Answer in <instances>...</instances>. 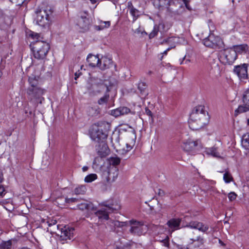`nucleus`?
<instances>
[{"label": "nucleus", "mask_w": 249, "mask_h": 249, "mask_svg": "<svg viewBox=\"0 0 249 249\" xmlns=\"http://www.w3.org/2000/svg\"><path fill=\"white\" fill-rule=\"evenodd\" d=\"M208 112L202 106L196 107L190 115L189 125L193 130H198L203 127L208 122Z\"/></svg>", "instance_id": "nucleus-1"}, {"label": "nucleus", "mask_w": 249, "mask_h": 249, "mask_svg": "<svg viewBox=\"0 0 249 249\" xmlns=\"http://www.w3.org/2000/svg\"><path fill=\"white\" fill-rule=\"evenodd\" d=\"M30 47L34 58L44 61L50 50L49 43L41 40H36L33 42Z\"/></svg>", "instance_id": "nucleus-2"}, {"label": "nucleus", "mask_w": 249, "mask_h": 249, "mask_svg": "<svg viewBox=\"0 0 249 249\" xmlns=\"http://www.w3.org/2000/svg\"><path fill=\"white\" fill-rule=\"evenodd\" d=\"M90 82V85L88 88V92L90 95L94 96L104 91L107 92H109L108 87L104 83L103 80L98 78L91 77Z\"/></svg>", "instance_id": "nucleus-3"}, {"label": "nucleus", "mask_w": 249, "mask_h": 249, "mask_svg": "<svg viewBox=\"0 0 249 249\" xmlns=\"http://www.w3.org/2000/svg\"><path fill=\"white\" fill-rule=\"evenodd\" d=\"M130 227L129 231L134 236H141L144 234L148 231V227L142 221L131 220L129 221Z\"/></svg>", "instance_id": "nucleus-4"}, {"label": "nucleus", "mask_w": 249, "mask_h": 249, "mask_svg": "<svg viewBox=\"0 0 249 249\" xmlns=\"http://www.w3.org/2000/svg\"><path fill=\"white\" fill-rule=\"evenodd\" d=\"M236 58L235 52L232 49H222L219 52V59L224 65L232 64Z\"/></svg>", "instance_id": "nucleus-5"}, {"label": "nucleus", "mask_w": 249, "mask_h": 249, "mask_svg": "<svg viewBox=\"0 0 249 249\" xmlns=\"http://www.w3.org/2000/svg\"><path fill=\"white\" fill-rule=\"evenodd\" d=\"M105 207L101 210H98L95 213V214L99 219L108 220L109 218L108 213H113L114 211L119 210L120 206L116 204H105Z\"/></svg>", "instance_id": "nucleus-6"}, {"label": "nucleus", "mask_w": 249, "mask_h": 249, "mask_svg": "<svg viewBox=\"0 0 249 249\" xmlns=\"http://www.w3.org/2000/svg\"><path fill=\"white\" fill-rule=\"evenodd\" d=\"M203 44L207 47L215 49H222L224 47L223 40L219 36L213 35L204 39Z\"/></svg>", "instance_id": "nucleus-7"}, {"label": "nucleus", "mask_w": 249, "mask_h": 249, "mask_svg": "<svg viewBox=\"0 0 249 249\" xmlns=\"http://www.w3.org/2000/svg\"><path fill=\"white\" fill-rule=\"evenodd\" d=\"M52 12L46 9L40 10L36 12V23L39 26L45 27L49 25Z\"/></svg>", "instance_id": "nucleus-8"}, {"label": "nucleus", "mask_w": 249, "mask_h": 249, "mask_svg": "<svg viewBox=\"0 0 249 249\" xmlns=\"http://www.w3.org/2000/svg\"><path fill=\"white\" fill-rule=\"evenodd\" d=\"M89 133L91 139L96 142L106 139L107 136V134L103 132L100 126L96 124L92 125Z\"/></svg>", "instance_id": "nucleus-9"}, {"label": "nucleus", "mask_w": 249, "mask_h": 249, "mask_svg": "<svg viewBox=\"0 0 249 249\" xmlns=\"http://www.w3.org/2000/svg\"><path fill=\"white\" fill-rule=\"evenodd\" d=\"M28 81L30 86L28 88L27 94H29L31 98L34 97L33 92L35 90L36 91L38 95H40L42 93V89L38 86V80L36 77H29Z\"/></svg>", "instance_id": "nucleus-10"}, {"label": "nucleus", "mask_w": 249, "mask_h": 249, "mask_svg": "<svg viewBox=\"0 0 249 249\" xmlns=\"http://www.w3.org/2000/svg\"><path fill=\"white\" fill-rule=\"evenodd\" d=\"M119 175V170L116 167L110 166L107 171H104L102 175L103 178L108 183L114 182Z\"/></svg>", "instance_id": "nucleus-11"}, {"label": "nucleus", "mask_w": 249, "mask_h": 249, "mask_svg": "<svg viewBox=\"0 0 249 249\" xmlns=\"http://www.w3.org/2000/svg\"><path fill=\"white\" fill-rule=\"evenodd\" d=\"M248 65L247 64H243L234 67L233 71L241 80L248 79Z\"/></svg>", "instance_id": "nucleus-12"}, {"label": "nucleus", "mask_w": 249, "mask_h": 249, "mask_svg": "<svg viewBox=\"0 0 249 249\" xmlns=\"http://www.w3.org/2000/svg\"><path fill=\"white\" fill-rule=\"evenodd\" d=\"M74 231V229L73 228H69L66 226L62 228L60 230V238L63 240L71 239L73 237Z\"/></svg>", "instance_id": "nucleus-13"}, {"label": "nucleus", "mask_w": 249, "mask_h": 249, "mask_svg": "<svg viewBox=\"0 0 249 249\" xmlns=\"http://www.w3.org/2000/svg\"><path fill=\"white\" fill-rule=\"evenodd\" d=\"M130 109L126 107H120L115 109L111 110L110 114L115 117L124 115L130 112Z\"/></svg>", "instance_id": "nucleus-14"}, {"label": "nucleus", "mask_w": 249, "mask_h": 249, "mask_svg": "<svg viewBox=\"0 0 249 249\" xmlns=\"http://www.w3.org/2000/svg\"><path fill=\"white\" fill-rule=\"evenodd\" d=\"M77 24L81 29L86 31L89 29V21L86 16H81L77 19Z\"/></svg>", "instance_id": "nucleus-15"}, {"label": "nucleus", "mask_w": 249, "mask_h": 249, "mask_svg": "<svg viewBox=\"0 0 249 249\" xmlns=\"http://www.w3.org/2000/svg\"><path fill=\"white\" fill-rule=\"evenodd\" d=\"M87 61L89 63V65L91 68L95 67H99L100 59L98 55L89 54L87 58Z\"/></svg>", "instance_id": "nucleus-16"}, {"label": "nucleus", "mask_w": 249, "mask_h": 249, "mask_svg": "<svg viewBox=\"0 0 249 249\" xmlns=\"http://www.w3.org/2000/svg\"><path fill=\"white\" fill-rule=\"evenodd\" d=\"M113 65V61L111 59L104 57L100 60L99 68L102 70H105L110 68Z\"/></svg>", "instance_id": "nucleus-17"}, {"label": "nucleus", "mask_w": 249, "mask_h": 249, "mask_svg": "<svg viewBox=\"0 0 249 249\" xmlns=\"http://www.w3.org/2000/svg\"><path fill=\"white\" fill-rule=\"evenodd\" d=\"M181 219L180 218H172L168 221L167 225L173 231L179 229Z\"/></svg>", "instance_id": "nucleus-18"}, {"label": "nucleus", "mask_w": 249, "mask_h": 249, "mask_svg": "<svg viewBox=\"0 0 249 249\" xmlns=\"http://www.w3.org/2000/svg\"><path fill=\"white\" fill-rule=\"evenodd\" d=\"M77 208L81 210H95V208H94L93 204L87 200H84L82 202L78 204L77 205Z\"/></svg>", "instance_id": "nucleus-19"}, {"label": "nucleus", "mask_w": 249, "mask_h": 249, "mask_svg": "<svg viewBox=\"0 0 249 249\" xmlns=\"http://www.w3.org/2000/svg\"><path fill=\"white\" fill-rule=\"evenodd\" d=\"M33 93L34 97L32 99L30 98V96L29 94H27L28 100H29L31 102H33L35 104H37L38 103L41 104L42 100L44 99L42 97V95L44 93L43 89H42V93L40 95H38L35 90L34 91Z\"/></svg>", "instance_id": "nucleus-20"}, {"label": "nucleus", "mask_w": 249, "mask_h": 249, "mask_svg": "<svg viewBox=\"0 0 249 249\" xmlns=\"http://www.w3.org/2000/svg\"><path fill=\"white\" fill-rule=\"evenodd\" d=\"M177 38L176 37H170L167 38L166 39H164L161 42L162 44H171V46L168 48L163 53V54H166L167 52L170 51L171 49L175 48V42H176Z\"/></svg>", "instance_id": "nucleus-21"}, {"label": "nucleus", "mask_w": 249, "mask_h": 249, "mask_svg": "<svg viewBox=\"0 0 249 249\" xmlns=\"http://www.w3.org/2000/svg\"><path fill=\"white\" fill-rule=\"evenodd\" d=\"M198 141H188L184 143L183 148L186 151H190L193 150L197 145Z\"/></svg>", "instance_id": "nucleus-22"}, {"label": "nucleus", "mask_w": 249, "mask_h": 249, "mask_svg": "<svg viewBox=\"0 0 249 249\" xmlns=\"http://www.w3.org/2000/svg\"><path fill=\"white\" fill-rule=\"evenodd\" d=\"M206 152L208 155H211L214 157L221 158L220 152L218 151V148L214 146L213 147L208 148L206 149Z\"/></svg>", "instance_id": "nucleus-23"}, {"label": "nucleus", "mask_w": 249, "mask_h": 249, "mask_svg": "<svg viewBox=\"0 0 249 249\" xmlns=\"http://www.w3.org/2000/svg\"><path fill=\"white\" fill-rule=\"evenodd\" d=\"M233 51H235L236 54L237 53H246L248 50V46L247 44H243L233 46Z\"/></svg>", "instance_id": "nucleus-24"}, {"label": "nucleus", "mask_w": 249, "mask_h": 249, "mask_svg": "<svg viewBox=\"0 0 249 249\" xmlns=\"http://www.w3.org/2000/svg\"><path fill=\"white\" fill-rule=\"evenodd\" d=\"M182 0H170L167 2L166 8L169 11L173 12L174 10V8L172 6H180V1Z\"/></svg>", "instance_id": "nucleus-25"}, {"label": "nucleus", "mask_w": 249, "mask_h": 249, "mask_svg": "<svg viewBox=\"0 0 249 249\" xmlns=\"http://www.w3.org/2000/svg\"><path fill=\"white\" fill-rule=\"evenodd\" d=\"M62 200L65 202H66V203H70L72 202H79V200L78 198H64L63 196L58 197L56 199V202L57 203L58 205H62V204H60L59 203V200Z\"/></svg>", "instance_id": "nucleus-26"}, {"label": "nucleus", "mask_w": 249, "mask_h": 249, "mask_svg": "<svg viewBox=\"0 0 249 249\" xmlns=\"http://www.w3.org/2000/svg\"><path fill=\"white\" fill-rule=\"evenodd\" d=\"M249 110V106L244 103L243 105H240L235 110L234 116H237L239 114L246 112Z\"/></svg>", "instance_id": "nucleus-27"}, {"label": "nucleus", "mask_w": 249, "mask_h": 249, "mask_svg": "<svg viewBox=\"0 0 249 249\" xmlns=\"http://www.w3.org/2000/svg\"><path fill=\"white\" fill-rule=\"evenodd\" d=\"M110 25V22L107 21H101L99 25H95L94 26V29L97 31L102 30L105 28L109 27Z\"/></svg>", "instance_id": "nucleus-28"}, {"label": "nucleus", "mask_w": 249, "mask_h": 249, "mask_svg": "<svg viewBox=\"0 0 249 249\" xmlns=\"http://www.w3.org/2000/svg\"><path fill=\"white\" fill-rule=\"evenodd\" d=\"M242 145L246 149L249 147V133L244 134L242 137Z\"/></svg>", "instance_id": "nucleus-29"}, {"label": "nucleus", "mask_w": 249, "mask_h": 249, "mask_svg": "<svg viewBox=\"0 0 249 249\" xmlns=\"http://www.w3.org/2000/svg\"><path fill=\"white\" fill-rule=\"evenodd\" d=\"M88 112L89 115L91 116H96L100 113V109L97 106L90 107L89 108Z\"/></svg>", "instance_id": "nucleus-30"}, {"label": "nucleus", "mask_w": 249, "mask_h": 249, "mask_svg": "<svg viewBox=\"0 0 249 249\" xmlns=\"http://www.w3.org/2000/svg\"><path fill=\"white\" fill-rule=\"evenodd\" d=\"M120 161L121 160L118 157H110L108 159V162L110 165H112V167H116V166L120 164Z\"/></svg>", "instance_id": "nucleus-31"}, {"label": "nucleus", "mask_w": 249, "mask_h": 249, "mask_svg": "<svg viewBox=\"0 0 249 249\" xmlns=\"http://www.w3.org/2000/svg\"><path fill=\"white\" fill-rule=\"evenodd\" d=\"M130 13L133 17V22H134L141 15V12L136 8L130 10Z\"/></svg>", "instance_id": "nucleus-32"}, {"label": "nucleus", "mask_w": 249, "mask_h": 249, "mask_svg": "<svg viewBox=\"0 0 249 249\" xmlns=\"http://www.w3.org/2000/svg\"><path fill=\"white\" fill-rule=\"evenodd\" d=\"M109 94L108 92H107V91H106L105 95L103 97H101L98 100V104L99 105H103L104 104H106L107 103V102L109 100Z\"/></svg>", "instance_id": "nucleus-33"}, {"label": "nucleus", "mask_w": 249, "mask_h": 249, "mask_svg": "<svg viewBox=\"0 0 249 249\" xmlns=\"http://www.w3.org/2000/svg\"><path fill=\"white\" fill-rule=\"evenodd\" d=\"M86 190L87 188L85 185H81L76 187L74 192L76 195H83L86 193Z\"/></svg>", "instance_id": "nucleus-34"}, {"label": "nucleus", "mask_w": 249, "mask_h": 249, "mask_svg": "<svg viewBox=\"0 0 249 249\" xmlns=\"http://www.w3.org/2000/svg\"><path fill=\"white\" fill-rule=\"evenodd\" d=\"M196 229L203 232H205L209 229V226L202 222L197 221Z\"/></svg>", "instance_id": "nucleus-35"}, {"label": "nucleus", "mask_w": 249, "mask_h": 249, "mask_svg": "<svg viewBox=\"0 0 249 249\" xmlns=\"http://www.w3.org/2000/svg\"><path fill=\"white\" fill-rule=\"evenodd\" d=\"M190 240L191 241V244H193L195 242H197L198 244H196V245H195V247H199L200 246L204 244V239L202 238L201 237L198 236L196 239H191Z\"/></svg>", "instance_id": "nucleus-36"}, {"label": "nucleus", "mask_w": 249, "mask_h": 249, "mask_svg": "<svg viewBox=\"0 0 249 249\" xmlns=\"http://www.w3.org/2000/svg\"><path fill=\"white\" fill-rule=\"evenodd\" d=\"M146 88L147 85L144 82H141L138 84V89L140 91V92L142 95L146 94L145 93V90L146 89ZM146 94H147L146 93Z\"/></svg>", "instance_id": "nucleus-37"}, {"label": "nucleus", "mask_w": 249, "mask_h": 249, "mask_svg": "<svg viewBox=\"0 0 249 249\" xmlns=\"http://www.w3.org/2000/svg\"><path fill=\"white\" fill-rule=\"evenodd\" d=\"M97 178V176L95 174H90L88 176H87L84 180L86 182L89 183L91 182L92 181H94Z\"/></svg>", "instance_id": "nucleus-38"}, {"label": "nucleus", "mask_w": 249, "mask_h": 249, "mask_svg": "<svg viewBox=\"0 0 249 249\" xmlns=\"http://www.w3.org/2000/svg\"><path fill=\"white\" fill-rule=\"evenodd\" d=\"M12 245V242L11 240H8L6 241H2L0 244V248L3 249H10Z\"/></svg>", "instance_id": "nucleus-39"}, {"label": "nucleus", "mask_w": 249, "mask_h": 249, "mask_svg": "<svg viewBox=\"0 0 249 249\" xmlns=\"http://www.w3.org/2000/svg\"><path fill=\"white\" fill-rule=\"evenodd\" d=\"M243 102L245 105L249 106V89L243 94Z\"/></svg>", "instance_id": "nucleus-40"}, {"label": "nucleus", "mask_w": 249, "mask_h": 249, "mask_svg": "<svg viewBox=\"0 0 249 249\" xmlns=\"http://www.w3.org/2000/svg\"><path fill=\"white\" fill-rule=\"evenodd\" d=\"M223 179L226 183H229L232 180V177L230 173L226 172L224 174Z\"/></svg>", "instance_id": "nucleus-41"}, {"label": "nucleus", "mask_w": 249, "mask_h": 249, "mask_svg": "<svg viewBox=\"0 0 249 249\" xmlns=\"http://www.w3.org/2000/svg\"><path fill=\"white\" fill-rule=\"evenodd\" d=\"M159 27L157 26H154L153 31L150 33L149 37L152 38L157 36L159 32Z\"/></svg>", "instance_id": "nucleus-42"}, {"label": "nucleus", "mask_w": 249, "mask_h": 249, "mask_svg": "<svg viewBox=\"0 0 249 249\" xmlns=\"http://www.w3.org/2000/svg\"><path fill=\"white\" fill-rule=\"evenodd\" d=\"M166 2L165 0H157L155 1V4L157 5V6L159 10H162L163 9V4Z\"/></svg>", "instance_id": "nucleus-43"}, {"label": "nucleus", "mask_w": 249, "mask_h": 249, "mask_svg": "<svg viewBox=\"0 0 249 249\" xmlns=\"http://www.w3.org/2000/svg\"><path fill=\"white\" fill-rule=\"evenodd\" d=\"M197 221H192L190 222L187 225L184 226V227H189L192 229H196L197 228Z\"/></svg>", "instance_id": "nucleus-44"}, {"label": "nucleus", "mask_w": 249, "mask_h": 249, "mask_svg": "<svg viewBox=\"0 0 249 249\" xmlns=\"http://www.w3.org/2000/svg\"><path fill=\"white\" fill-rule=\"evenodd\" d=\"M237 197V195L234 192H231L228 194V198L230 201L234 200Z\"/></svg>", "instance_id": "nucleus-45"}, {"label": "nucleus", "mask_w": 249, "mask_h": 249, "mask_svg": "<svg viewBox=\"0 0 249 249\" xmlns=\"http://www.w3.org/2000/svg\"><path fill=\"white\" fill-rule=\"evenodd\" d=\"M6 193V191L3 186L0 184V196L3 197Z\"/></svg>", "instance_id": "nucleus-46"}, {"label": "nucleus", "mask_w": 249, "mask_h": 249, "mask_svg": "<svg viewBox=\"0 0 249 249\" xmlns=\"http://www.w3.org/2000/svg\"><path fill=\"white\" fill-rule=\"evenodd\" d=\"M126 150L124 149H123L122 150H123L122 154H124V152H125V153L128 152V151L131 150V149L132 148V146L130 145V144H129L128 143L126 144Z\"/></svg>", "instance_id": "nucleus-47"}, {"label": "nucleus", "mask_w": 249, "mask_h": 249, "mask_svg": "<svg viewBox=\"0 0 249 249\" xmlns=\"http://www.w3.org/2000/svg\"><path fill=\"white\" fill-rule=\"evenodd\" d=\"M145 113L148 115L149 116L151 117V118H152L153 117V114L152 113V112L151 111V110L147 107H146L145 108Z\"/></svg>", "instance_id": "nucleus-48"}, {"label": "nucleus", "mask_w": 249, "mask_h": 249, "mask_svg": "<svg viewBox=\"0 0 249 249\" xmlns=\"http://www.w3.org/2000/svg\"><path fill=\"white\" fill-rule=\"evenodd\" d=\"M31 36L34 39H37V40H40L39 39V37H40V36L38 34L33 33L31 34Z\"/></svg>", "instance_id": "nucleus-49"}, {"label": "nucleus", "mask_w": 249, "mask_h": 249, "mask_svg": "<svg viewBox=\"0 0 249 249\" xmlns=\"http://www.w3.org/2000/svg\"><path fill=\"white\" fill-rule=\"evenodd\" d=\"M82 74V73L78 70L77 71L75 72L74 73V79L75 80H77V79Z\"/></svg>", "instance_id": "nucleus-50"}, {"label": "nucleus", "mask_w": 249, "mask_h": 249, "mask_svg": "<svg viewBox=\"0 0 249 249\" xmlns=\"http://www.w3.org/2000/svg\"><path fill=\"white\" fill-rule=\"evenodd\" d=\"M127 7H128V9H129L130 11V10H132V9L135 8L132 4V3L131 1H129L127 3Z\"/></svg>", "instance_id": "nucleus-51"}, {"label": "nucleus", "mask_w": 249, "mask_h": 249, "mask_svg": "<svg viewBox=\"0 0 249 249\" xmlns=\"http://www.w3.org/2000/svg\"><path fill=\"white\" fill-rule=\"evenodd\" d=\"M158 194L159 196H163L164 195V192L163 190L159 189H158Z\"/></svg>", "instance_id": "nucleus-52"}, {"label": "nucleus", "mask_w": 249, "mask_h": 249, "mask_svg": "<svg viewBox=\"0 0 249 249\" xmlns=\"http://www.w3.org/2000/svg\"><path fill=\"white\" fill-rule=\"evenodd\" d=\"M56 223V221L55 220H52L51 222L48 221V225L49 226H51V225H55Z\"/></svg>", "instance_id": "nucleus-53"}, {"label": "nucleus", "mask_w": 249, "mask_h": 249, "mask_svg": "<svg viewBox=\"0 0 249 249\" xmlns=\"http://www.w3.org/2000/svg\"><path fill=\"white\" fill-rule=\"evenodd\" d=\"M3 180V177L2 172L0 171V183H1Z\"/></svg>", "instance_id": "nucleus-54"}, {"label": "nucleus", "mask_w": 249, "mask_h": 249, "mask_svg": "<svg viewBox=\"0 0 249 249\" xmlns=\"http://www.w3.org/2000/svg\"><path fill=\"white\" fill-rule=\"evenodd\" d=\"M59 203H60V204H62V205H59V206L60 207H62V206H63V205H64L65 203H66V202H64V201H63L62 200H59Z\"/></svg>", "instance_id": "nucleus-55"}, {"label": "nucleus", "mask_w": 249, "mask_h": 249, "mask_svg": "<svg viewBox=\"0 0 249 249\" xmlns=\"http://www.w3.org/2000/svg\"><path fill=\"white\" fill-rule=\"evenodd\" d=\"M88 169H89V167L88 166H85L83 167L82 170L83 172H86L88 170Z\"/></svg>", "instance_id": "nucleus-56"}, {"label": "nucleus", "mask_w": 249, "mask_h": 249, "mask_svg": "<svg viewBox=\"0 0 249 249\" xmlns=\"http://www.w3.org/2000/svg\"><path fill=\"white\" fill-rule=\"evenodd\" d=\"M185 57H186V56H185L182 58V60H180V65H182V64H184V61L185 60Z\"/></svg>", "instance_id": "nucleus-57"}, {"label": "nucleus", "mask_w": 249, "mask_h": 249, "mask_svg": "<svg viewBox=\"0 0 249 249\" xmlns=\"http://www.w3.org/2000/svg\"><path fill=\"white\" fill-rule=\"evenodd\" d=\"M184 62V64H187V63H189L190 62V60L189 59H186V60L185 59Z\"/></svg>", "instance_id": "nucleus-58"}, {"label": "nucleus", "mask_w": 249, "mask_h": 249, "mask_svg": "<svg viewBox=\"0 0 249 249\" xmlns=\"http://www.w3.org/2000/svg\"><path fill=\"white\" fill-rule=\"evenodd\" d=\"M219 243L222 246L225 245V244L223 243V242L220 239H219Z\"/></svg>", "instance_id": "nucleus-59"}, {"label": "nucleus", "mask_w": 249, "mask_h": 249, "mask_svg": "<svg viewBox=\"0 0 249 249\" xmlns=\"http://www.w3.org/2000/svg\"><path fill=\"white\" fill-rule=\"evenodd\" d=\"M164 244H165V246L166 247H168L169 245V243L167 241H166Z\"/></svg>", "instance_id": "nucleus-60"}, {"label": "nucleus", "mask_w": 249, "mask_h": 249, "mask_svg": "<svg viewBox=\"0 0 249 249\" xmlns=\"http://www.w3.org/2000/svg\"><path fill=\"white\" fill-rule=\"evenodd\" d=\"M92 3H94L96 2V0H90Z\"/></svg>", "instance_id": "nucleus-61"}, {"label": "nucleus", "mask_w": 249, "mask_h": 249, "mask_svg": "<svg viewBox=\"0 0 249 249\" xmlns=\"http://www.w3.org/2000/svg\"><path fill=\"white\" fill-rule=\"evenodd\" d=\"M247 124L249 125V118L247 120Z\"/></svg>", "instance_id": "nucleus-62"}, {"label": "nucleus", "mask_w": 249, "mask_h": 249, "mask_svg": "<svg viewBox=\"0 0 249 249\" xmlns=\"http://www.w3.org/2000/svg\"><path fill=\"white\" fill-rule=\"evenodd\" d=\"M27 113H28L27 110H25V113L27 114Z\"/></svg>", "instance_id": "nucleus-63"}, {"label": "nucleus", "mask_w": 249, "mask_h": 249, "mask_svg": "<svg viewBox=\"0 0 249 249\" xmlns=\"http://www.w3.org/2000/svg\"><path fill=\"white\" fill-rule=\"evenodd\" d=\"M132 132L135 135V131L134 130H133Z\"/></svg>", "instance_id": "nucleus-64"}]
</instances>
